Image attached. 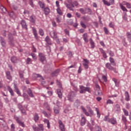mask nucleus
Instances as JSON below:
<instances>
[{
  "label": "nucleus",
  "instance_id": "nucleus-13",
  "mask_svg": "<svg viewBox=\"0 0 131 131\" xmlns=\"http://www.w3.org/2000/svg\"><path fill=\"white\" fill-rule=\"evenodd\" d=\"M83 38L85 42H89L88 35L87 33H84V34L83 35Z\"/></svg>",
  "mask_w": 131,
  "mask_h": 131
},
{
  "label": "nucleus",
  "instance_id": "nucleus-51",
  "mask_svg": "<svg viewBox=\"0 0 131 131\" xmlns=\"http://www.w3.org/2000/svg\"><path fill=\"white\" fill-rule=\"evenodd\" d=\"M114 104V102L112 101V100L108 99L107 100L106 104Z\"/></svg>",
  "mask_w": 131,
  "mask_h": 131
},
{
  "label": "nucleus",
  "instance_id": "nucleus-7",
  "mask_svg": "<svg viewBox=\"0 0 131 131\" xmlns=\"http://www.w3.org/2000/svg\"><path fill=\"white\" fill-rule=\"evenodd\" d=\"M105 67L106 69L109 70H113L114 73H117L116 69L111 66V64L110 63H106L105 64Z\"/></svg>",
  "mask_w": 131,
  "mask_h": 131
},
{
  "label": "nucleus",
  "instance_id": "nucleus-11",
  "mask_svg": "<svg viewBox=\"0 0 131 131\" xmlns=\"http://www.w3.org/2000/svg\"><path fill=\"white\" fill-rule=\"evenodd\" d=\"M14 119L16 120V121H17V122L18 123V124H19L20 125H21L22 127H25L24 123L21 122V121H20V120L19 119V118H18V117H17V116H14Z\"/></svg>",
  "mask_w": 131,
  "mask_h": 131
},
{
  "label": "nucleus",
  "instance_id": "nucleus-47",
  "mask_svg": "<svg viewBox=\"0 0 131 131\" xmlns=\"http://www.w3.org/2000/svg\"><path fill=\"white\" fill-rule=\"evenodd\" d=\"M102 2L103 3L104 5H106L107 6H110V3L108 2L107 1H106V0H102Z\"/></svg>",
  "mask_w": 131,
  "mask_h": 131
},
{
  "label": "nucleus",
  "instance_id": "nucleus-35",
  "mask_svg": "<svg viewBox=\"0 0 131 131\" xmlns=\"http://www.w3.org/2000/svg\"><path fill=\"white\" fill-rule=\"evenodd\" d=\"M56 12L60 16H62L63 14L62 10L60 9V7L56 9Z\"/></svg>",
  "mask_w": 131,
  "mask_h": 131
},
{
  "label": "nucleus",
  "instance_id": "nucleus-23",
  "mask_svg": "<svg viewBox=\"0 0 131 131\" xmlns=\"http://www.w3.org/2000/svg\"><path fill=\"white\" fill-rule=\"evenodd\" d=\"M109 122H111L113 125H115L117 123V120L114 118H111L110 119Z\"/></svg>",
  "mask_w": 131,
  "mask_h": 131
},
{
  "label": "nucleus",
  "instance_id": "nucleus-46",
  "mask_svg": "<svg viewBox=\"0 0 131 131\" xmlns=\"http://www.w3.org/2000/svg\"><path fill=\"white\" fill-rule=\"evenodd\" d=\"M23 96L26 100H29V96L26 93H24Z\"/></svg>",
  "mask_w": 131,
  "mask_h": 131
},
{
  "label": "nucleus",
  "instance_id": "nucleus-42",
  "mask_svg": "<svg viewBox=\"0 0 131 131\" xmlns=\"http://www.w3.org/2000/svg\"><path fill=\"white\" fill-rule=\"evenodd\" d=\"M95 111H96V112H97V117H98V118H100V117H101V114H100V113L99 112V110H98V109L97 107H96V108H95Z\"/></svg>",
  "mask_w": 131,
  "mask_h": 131
},
{
  "label": "nucleus",
  "instance_id": "nucleus-44",
  "mask_svg": "<svg viewBox=\"0 0 131 131\" xmlns=\"http://www.w3.org/2000/svg\"><path fill=\"white\" fill-rule=\"evenodd\" d=\"M39 5L40 7L42 9H43L45 7V4L40 1L39 2Z\"/></svg>",
  "mask_w": 131,
  "mask_h": 131
},
{
  "label": "nucleus",
  "instance_id": "nucleus-14",
  "mask_svg": "<svg viewBox=\"0 0 131 131\" xmlns=\"http://www.w3.org/2000/svg\"><path fill=\"white\" fill-rule=\"evenodd\" d=\"M113 81L115 82V84L116 87L119 86V84L120 83V81L119 80L116 78H113Z\"/></svg>",
  "mask_w": 131,
  "mask_h": 131
},
{
  "label": "nucleus",
  "instance_id": "nucleus-45",
  "mask_svg": "<svg viewBox=\"0 0 131 131\" xmlns=\"http://www.w3.org/2000/svg\"><path fill=\"white\" fill-rule=\"evenodd\" d=\"M123 112L125 116H128V111L125 110V108H123Z\"/></svg>",
  "mask_w": 131,
  "mask_h": 131
},
{
  "label": "nucleus",
  "instance_id": "nucleus-19",
  "mask_svg": "<svg viewBox=\"0 0 131 131\" xmlns=\"http://www.w3.org/2000/svg\"><path fill=\"white\" fill-rule=\"evenodd\" d=\"M59 72H60V70H59V69L56 70L55 71H54V72L52 73L51 75L52 77L57 76V75H58V74H59Z\"/></svg>",
  "mask_w": 131,
  "mask_h": 131
},
{
  "label": "nucleus",
  "instance_id": "nucleus-3",
  "mask_svg": "<svg viewBox=\"0 0 131 131\" xmlns=\"http://www.w3.org/2000/svg\"><path fill=\"white\" fill-rule=\"evenodd\" d=\"M79 88L80 89V94H85V92H88V93H91V88L89 87H85L82 85L79 86Z\"/></svg>",
  "mask_w": 131,
  "mask_h": 131
},
{
  "label": "nucleus",
  "instance_id": "nucleus-30",
  "mask_svg": "<svg viewBox=\"0 0 131 131\" xmlns=\"http://www.w3.org/2000/svg\"><path fill=\"white\" fill-rule=\"evenodd\" d=\"M125 100L127 101H128L129 100V96L128 92H125Z\"/></svg>",
  "mask_w": 131,
  "mask_h": 131
},
{
  "label": "nucleus",
  "instance_id": "nucleus-8",
  "mask_svg": "<svg viewBox=\"0 0 131 131\" xmlns=\"http://www.w3.org/2000/svg\"><path fill=\"white\" fill-rule=\"evenodd\" d=\"M84 62H83V66L84 67V69H88L89 64H90V60L86 59H83Z\"/></svg>",
  "mask_w": 131,
  "mask_h": 131
},
{
  "label": "nucleus",
  "instance_id": "nucleus-53",
  "mask_svg": "<svg viewBox=\"0 0 131 131\" xmlns=\"http://www.w3.org/2000/svg\"><path fill=\"white\" fill-rule=\"evenodd\" d=\"M103 120L104 121H108V122H110V119H108V116H105L104 118L103 119Z\"/></svg>",
  "mask_w": 131,
  "mask_h": 131
},
{
  "label": "nucleus",
  "instance_id": "nucleus-43",
  "mask_svg": "<svg viewBox=\"0 0 131 131\" xmlns=\"http://www.w3.org/2000/svg\"><path fill=\"white\" fill-rule=\"evenodd\" d=\"M54 112L56 114H58L59 113V108L55 107L54 108Z\"/></svg>",
  "mask_w": 131,
  "mask_h": 131
},
{
  "label": "nucleus",
  "instance_id": "nucleus-16",
  "mask_svg": "<svg viewBox=\"0 0 131 131\" xmlns=\"http://www.w3.org/2000/svg\"><path fill=\"white\" fill-rule=\"evenodd\" d=\"M11 60L13 63H17V62L19 61V59L15 56H12L11 58Z\"/></svg>",
  "mask_w": 131,
  "mask_h": 131
},
{
  "label": "nucleus",
  "instance_id": "nucleus-54",
  "mask_svg": "<svg viewBox=\"0 0 131 131\" xmlns=\"http://www.w3.org/2000/svg\"><path fill=\"white\" fill-rule=\"evenodd\" d=\"M31 56H32V58L34 59V60H36L37 57L34 53H31Z\"/></svg>",
  "mask_w": 131,
  "mask_h": 131
},
{
  "label": "nucleus",
  "instance_id": "nucleus-41",
  "mask_svg": "<svg viewBox=\"0 0 131 131\" xmlns=\"http://www.w3.org/2000/svg\"><path fill=\"white\" fill-rule=\"evenodd\" d=\"M8 89L9 92L11 94V96H14V92H13V90L10 86L8 87Z\"/></svg>",
  "mask_w": 131,
  "mask_h": 131
},
{
  "label": "nucleus",
  "instance_id": "nucleus-20",
  "mask_svg": "<svg viewBox=\"0 0 131 131\" xmlns=\"http://www.w3.org/2000/svg\"><path fill=\"white\" fill-rule=\"evenodd\" d=\"M0 125L3 127L6 126V122L3 119L0 118Z\"/></svg>",
  "mask_w": 131,
  "mask_h": 131
},
{
  "label": "nucleus",
  "instance_id": "nucleus-6",
  "mask_svg": "<svg viewBox=\"0 0 131 131\" xmlns=\"http://www.w3.org/2000/svg\"><path fill=\"white\" fill-rule=\"evenodd\" d=\"M58 124L60 131H66L65 125L61 120H58Z\"/></svg>",
  "mask_w": 131,
  "mask_h": 131
},
{
  "label": "nucleus",
  "instance_id": "nucleus-10",
  "mask_svg": "<svg viewBox=\"0 0 131 131\" xmlns=\"http://www.w3.org/2000/svg\"><path fill=\"white\" fill-rule=\"evenodd\" d=\"M18 108L21 111V114H23V115H26V110H24L22 105L21 104H18Z\"/></svg>",
  "mask_w": 131,
  "mask_h": 131
},
{
  "label": "nucleus",
  "instance_id": "nucleus-34",
  "mask_svg": "<svg viewBox=\"0 0 131 131\" xmlns=\"http://www.w3.org/2000/svg\"><path fill=\"white\" fill-rule=\"evenodd\" d=\"M29 19H30V20L32 23H35V22L36 18H35V16H33V15L31 16Z\"/></svg>",
  "mask_w": 131,
  "mask_h": 131
},
{
  "label": "nucleus",
  "instance_id": "nucleus-29",
  "mask_svg": "<svg viewBox=\"0 0 131 131\" xmlns=\"http://www.w3.org/2000/svg\"><path fill=\"white\" fill-rule=\"evenodd\" d=\"M123 5H126V8L127 9H131V4L129 3H125V2H123Z\"/></svg>",
  "mask_w": 131,
  "mask_h": 131
},
{
  "label": "nucleus",
  "instance_id": "nucleus-58",
  "mask_svg": "<svg viewBox=\"0 0 131 131\" xmlns=\"http://www.w3.org/2000/svg\"><path fill=\"white\" fill-rule=\"evenodd\" d=\"M115 3V0H109L110 6L114 5Z\"/></svg>",
  "mask_w": 131,
  "mask_h": 131
},
{
  "label": "nucleus",
  "instance_id": "nucleus-27",
  "mask_svg": "<svg viewBox=\"0 0 131 131\" xmlns=\"http://www.w3.org/2000/svg\"><path fill=\"white\" fill-rule=\"evenodd\" d=\"M39 119V116H38V115L37 114H35L34 115V120L37 122H38V120Z\"/></svg>",
  "mask_w": 131,
  "mask_h": 131
},
{
  "label": "nucleus",
  "instance_id": "nucleus-12",
  "mask_svg": "<svg viewBox=\"0 0 131 131\" xmlns=\"http://www.w3.org/2000/svg\"><path fill=\"white\" fill-rule=\"evenodd\" d=\"M32 29L33 34L34 35V37L36 38V40H38V34H37V30L34 27H33Z\"/></svg>",
  "mask_w": 131,
  "mask_h": 131
},
{
  "label": "nucleus",
  "instance_id": "nucleus-5",
  "mask_svg": "<svg viewBox=\"0 0 131 131\" xmlns=\"http://www.w3.org/2000/svg\"><path fill=\"white\" fill-rule=\"evenodd\" d=\"M76 96V94L75 93V92H71L70 93L68 94L67 97L68 100L70 101L71 102H73Z\"/></svg>",
  "mask_w": 131,
  "mask_h": 131
},
{
  "label": "nucleus",
  "instance_id": "nucleus-55",
  "mask_svg": "<svg viewBox=\"0 0 131 131\" xmlns=\"http://www.w3.org/2000/svg\"><path fill=\"white\" fill-rule=\"evenodd\" d=\"M1 44L3 46H5L6 42L3 38H1Z\"/></svg>",
  "mask_w": 131,
  "mask_h": 131
},
{
  "label": "nucleus",
  "instance_id": "nucleus-21",
  "mask_svg": "<svg viewBox=\"0 0 131 131\" xmlns=\"http://www.w3.org/2000/svg\"><path fill=\"white\" fill-rule=\"evenodd\" d=\"M6 76L8 79L9 80H11L12 79V76H11L10 72V71H7L6 73Z\"/></svg>",
  "mask_w": 131,
  "mask_h": 131
},
{
  "label": "nucleus",
  "instance_id": "nucleus-49",
  "mask_svg": "<svg viewBox=\"0 0 131 131\" xmlns=\"http://www.w3.org/2000/svg\"><path fill=\"white\" fill-rule=\"evenodd\" d=\"M80 25H81V26L82 27V28L86 29V25L83 23V21H81Z\"/></svg>",
  "mask_w": 131,
  "mask_h": 131
},
{
  "label": "nucleus",
  "instance_id": "nucleus-64",
  "mask_svg": "<svg viewBox=\"0 0 131 131\" xmlns=\"http://www.w3.org/2000/svg\"><path fill=\"white\" fill-rule=\"evenodd\" d=\"M102 79L104 80V82L107 81V78L105 76H102Z\"/></svg>",
  "mask_w": 131,
  "mask_h": 131
},
{
  "label": "nucleus",
  "instance_id": "nucleus-25",
  "mask_svg": "<svg viewBox=\"0 0 131 131\" xmlns=\"http://www.w3.org/2000/svg\"><path fill=\"white\" fill-rule=\"evenodd\" d=\"M110 62L113 66H116V64L115 63V61L114 58L110 57L109 58Z\"/></svg>",
  "mask_w": 131,
  "mask_h": 131
},
{
  "label": "nucleus",
  "instance_id": "nucleus-24",
  "mask_svg": "<svg viewBox=\"0 0 131 131\" xmlns=\"http://www.w3.org/2000/svg\"><path fill=\"white\" fill-rule=\"evenodd\" d=\"M45 41H46V42L48 43V45H52V42L51 41V39L48 36H46V38H45Z\"/></svg>",
  "mask_w": 131,
  "mask_h": 131
},
{
  "label": "nucleus",
  "instance_id": "nucleus-59",
  "mask_svg": "<svg viewBox=\"0 0 131 131\" xmlns=\"http://www.w3.org/2000/svg\"><path fill=\"white\" fill-rule=\"evenodd\" d=\"M103 30L104 31V32L105 33V34H108V29L106 27H104Z\"/></svg>",
  "mask_w": 131,
  "mask_h": 131
},
{
  "label": "nucleus",
  "instance_id": "nucleus-18",
  "mask_svg": "<svg viewBox=\"0 0 131 131\" xmlns=\"http://www.w3.org/2000/svg\"><path fill=\"white\" fill-rule=\"evenodd\" d=\"M43 11L46 15H48L50 13V8L49 7H46L44 8Z\"/></svg>",
  "mask_w": 131,
  "mask_h": 131
},
{
  "label": "nucleus",
  "instance_id": "nucleus-4",
  "mask_svg": "<svg viewBox=\"0 0 131 131\" xmlns=\"http://www.w3.org/2000/svg\"><path fill=\"white\" fill-rule=\"evenodd\" d=\"M32 128L34 131H43L44 130L43 125L42 124H38V127H37L36 125H33L32 126Z\"/></svg>",
  "mask_w": 131,
  "mask_h": 131
},
{
  "label": "nucleus",
  "instance_id": "nucleus-32",
  "mask_svg": "<svg viewBox=\"0 0 131 131\" xmlns=\"http://www.w3.org/2000/svg\"><path fill=\"white\" fill-rule=\"evenodd\" d=\"M120 7L123 12H128L127 8H126L125 7L122 6L121 4H120Z\"/></svg>",
  "mask_w": 131,
  "mask_h": 131
},
{
  "label": "nucleus",
  "instance_id": "nucleus-56",
  "mask_svg": "<svg viewBox=\"0 0 131 131\" xmlns=\"http://www.w3.org/2000/svg\"><path fill=\"white\" fill-rule=\"evenodd\" d=\"M122 120L124 121V123L125 125L126 129H127V126H126V124H125L126 121V118H125V117L123 116L122 117Z\"/></svg>",
  "mask_w": 131,
  "mask_h": 131
},
{
  "label": "nucleus",
  "instance_id": "nucleus-37",
  "mask_svg": "<svg viewBox=\"0 0 131 131\" xmlns=\"http://www.w3.org/2000/svg\"><path fill=\"white\" fill-rule=\"evenodd\" d=\"M115 109L116 111H121V107L118 104H116L115 106Z\"/></svg>",
  "mask_w": 131,
  "mask_h": 131
},
{
  "label": "nucleus",
  "instance_id": "nucleus-57",
  "mask_svg": "<svg viewBox=\"0 0 131 131\" xmlns=\"http://www.w3.org/2000/svg\"><path fill=\"white\" fill-rule=\"evenodd\" d=\"M9 15L11 17H13L15 15L13 11H11L10 13L9 14Z\"/></svg>",
  "mask_w": 131,
  "mask_h": 131
},
{
  "label": "nucleus",
  "instance_id": "nucleus-52",
  "mask_svg": "<svg viewBox=\"0 0 131 131\" xmlns=\"http://www.w3.org/2000/svg\"><path fill=\"white\" fill-rule=\"evenodd\" d=\"M95 129H96V130L97 131H102L101 127L98 126L97 125L95 126Z\"/></svg>",
  "mask_w": 131,
  "mask_h": 131
},
{
  "label": "nucleus",
  "instance_id": "nucleus-33",
  "mask_svg": "<svg viewBox=\"0 0 131 131\" xmlns=\"http://www.w3.org/2000/svg\"><path fill=\"white\" fill-rule=\"evenodd\" d=\"M126 36L128 38V40L131 42V33L128 32L126 33Z\"/></svg>",
  "mask_w": 131,
  "mask_h": 131
},
{
  "label": "nucleus",
  "instance_id": "nucleus-63",
  "mask_svg": "<svg viewBox=\"0 0 131 131\" xmlns=\"http://www.w3.org/2000/svg\"><path fill=\"white\" fill-rule=\"evenodd\" d=\"M56 6L57 8H60L59 3L58 1L56 2Z\"/></svg>",
  "mask_w": 131,
  "mask_h": 131
},
{
  "label": "nucleus",
  "instance_id": "nucleus-2",
  "mask_svg": "<svg viewBox=\"0 0 131 131\" xmlns=\"http://www.w3.org/2000/svg\"><path fill=\"white\" fill-rule=\"evenodd\" d=\"M50 35L51 37L53 38L54 40H55L57 43L60 42L59 38H58L57 33L56 32H55V31H51L50 33Z\"/></svg>",
  "mask_w": 131,
  "mask_h": 131
},
{
  "label": "nucleus",
  "instance_id": "nucleus-61",
  "mask_svg": "<svg viewBox=\"0 0 131 131\" xmlns=\"http://www.w3.org/2000/svg\"><path fill=\"white\" fill-rule=\"evenodd\" d=\"M108 26L111 28H114L115 25L113 24L112 23H111L108 24Z\"/></svg>",
  "mask_w": 131,
  "mask_h": 131
},
{
  "label": "nucleus",
  "instance_id": "nucleus-26",
  "mask_svg": "<svg viewBox=\"0 0 131 131\" xmlns=\"http://www.w3.org/2000/svg\"><path fill=\"white\" fill-rule=\"evenodd\" d=\"M43 122L45 123H47V127L49 129L50 128V122H49V120L47 119H45L43 120Z\"/></svg>",
  "mask_w": 131,
  "mask_h": 131
},
{
  "label": "nucleus",
  "instance_id": "nucleus-28",
  "mask_svg": "<svg viewBox=\"0 0 131 131\" xmlns=\"http://www.w3.org/2000/svg\"><path fill=\"white\" fill-rule=\"evenodd\" d=\"M90 44L91 45V48H92V49L95 48V43L94 42V40L92 38H90Z\"/></svg>",
  "mask_w": 131,
  "mask_h": 131
},
{
  "label": "nucleus",
  "instance_id": "nucleus-36",
  "mask_svg": "<svg viewBox=\"0 0 131 131\" xmlns=\"http://www.w3.org/2000/svg\"><path fill=\"white\" fill-rule=\"evenodd\" d=\"M44 107L47 108L48 111H51V108L49 106V104L47 102H45L43 104Z\"/></svg>",
  "mask_w": 131,
  "mask_h": 131
},
{
  "label": "nucleus",
  "instance_id": "nucleus-38",
  "mask_svg": "<svg viewBox=\"0 0 131 131\" xmlns=\"http://www.w3.org/2000/svg\"><path fill=\"white\" fill-rule=\"evenodd\" d=\"M42 113L47 118H49L51 116V112H50L48 114H47V113L46 111H43Z\"/></svg>",
  "mask_w": 131,
  "mask_h": 131
},
{
  "label": "nucleus",
  "instance_id": "nucleus-17",
  "mask_svg": "<svg viewBox=\"0 0 131 131\" xmlns=\"http://www.w3.org/2000/svg\"><path fill=\"white\" fill-rule=\"evenodd\" d=\"M81 109L82 110L83 112L84 113V114L86 116H90V114L89 112H88L85 109V107H84L83 106H81Z\"/></svg>",
  "mask_w": 131,
  "mask_h": 131
},
{
  "label": "nucleus",
  "instance_id": "nucleus-22",
  "mask_svg": "<svg viewBox=\"0 0 131 131\" xmlns=\"http://www.w3.org/2000/svg\"><path fill=\"white\" fill-rule=\"evenodd\" d=\"M21 25L22 27H23V28H25L26 30H27V26L25 20H22Z\"/></svg>",
  "mask_w": 131,
  "mask_h": 131
},
{
  "label": "nucleus",
  "instance_id": "nucleus-15",
  "mask_svg": "<svg viewBox=\"0 0 131 131\" xmlns=\"http://www.w3.org/2000/svg\"><path fill=\"white\" fill-rule=\"evenodd\" d=\"M86 122V119H85V118H84V117H82L80 122L81 126H84V125H85Z\"/></svg>",
  "mask_w": 131,
  "mask_h": 131
},
{
  "label": "nucleus",
  "instance_id": "nucleus-1",
  "mask_svg": "<svg viewBox=\"0 0 131 131\" xmlns=\"http://www.w3.org/2000/svg\"><path fill=\"white\" fill-rule=\"evenodd\" d=\"M64 4L65 5V6H66L67 8L71 11H74V8H75L74 5L75 6H78V3L76 1H74L73 3V4H68V3H67V2H64Z\"/></svg>",
  "mask_w": 131,
  "mask_h": 131
},
{
  "label": "nucleus",
  "instance_id": "nucleus-48",
  "mask_svg": "<svg viewBox=\"0 0 131 131\" xmlns=\"http://www.w3.org/2000/svg\"><path fill=\"white\" fill-rule=\"evenodd\" d=\"M0 9L2 10V12H3L4 13H6L7 12L6 8H4V7L3 6H1L0 7Z\"/></svg>",
  "mask_w": 131,
  "mask_h": 131
},
{
  "label": "nucleus",
  "instance_id": "nucleus-39",
  "mask_svg": "<svg viewBox=\"0 0 131 131\" xmlns=\"http://www.w3.org/2000/svg\"><path fill=\"white\" fill-rule=\"evenodd\" d=\"M33 76L35 77H36V78L39 77V78H40V79H41V80H43V79H44L43 78V77H42L41 75H38V74H33Z\"/></svg>",
  "mask_w": 131,
  "mask_h": 131
},
{
  "label": "nucleus",
  "instance_id": "nucleus-9",
  "mask_svg": "<svg viewBox=\"0 0 131 131\" xmlns=\"http://www.w3.org/2000/svg\"><path fill=\"white\" fill-rule=\"evenodd\" d=\"M39 60L41 62L46 61V58L45 57V55L42 53H39Z\"/></svg>",
  "mask_w": 131,
  "mask_h": 131
},
{
  "label": "nucleus",
  "instance_id": "nucleus-40",
  "mask_svg": "<svg viewBox=\"0 0 131 131\" xmlns=\"http://www.w3.org/2000/svg\"><path fill=\"white\" fill-rule=\"evenodd\" d=\"M39 34L41 35V36H43L45 34L44 31L42 30V29L40 28L39 29Z\"/></svg>",
  "mask_w": 131,
  "mask_h": 131
},
{
  "label": "nucleus",
  "instance_id": "nucleus-60",
  "mask_svg": "<svg viewBox=\"0 0 131 131\" xmlns=\"http://www.w3.org/2000/svg\"><path fill=\"white\" fill-rule=\"evenodd\" d=\"M126 108L127 110H129L130 108V105L129 103L126 104Z\"/></svg>",
  "mask_w": 131,
  "mask_h": 131
},
{
  "label": "nucleus",
  "instance_id": "nucleus-31",
  "mask_svg": "<svg viewBox=\"0 0 131 131\" xmlns=\"http://www.w3.org/2000/svg\"><path fill=\"white\" fill-rule=\"evenodd\" d=\"M57 92L58 97L60 98H62V92H61V90L58 89V90H57Z\"/></svg>",
  "mask_w": 131,
  "mask_h": 131
},
{
  "label": "nucleus",
  "instance_id": "nucleus-62",
  "mask_svg": "<svg viewBox=\"0 0 131 131\" xmlns=\"http://www.w3.org/2000/svg\"><path fill=\"white\" fill-rule=\"evenodd\" d=\"M88 111H89V112L91 114H92V115L94 114V112H93V111H92V110H91V107H89V108H88Z\"/></svg>",
  "mask_w": 131,
  "mask_h": 131
},
{
  "label": "nucleus",
  "instance_id": "nucleus-50",
  "mask_svg": "<svg viewBox=\"0 0 131 131\" xmlns=\"http://www.w3.org/2000/svg\"><path fill=\"white\" fill-rule=\"evenodd\" d=\"M79 11H80V12H81V13L82 14H86V11L84 10L83 9V8H80Z\"/></svg>",
  "mask_w": 131,
  "mask_h": 131
}]
</instances>
